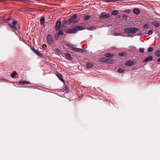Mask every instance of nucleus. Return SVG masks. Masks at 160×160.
<instances>
[{
    "instance_id": "obj_35",
    "label": "nucleus",
    "mask_w": 160,
    "mask_h": 160,
    "mask_svg": "<svg viewBox=\"0 0 160 160\" xmlns=\"http://www.w3.org/2000/svg\"><path fill=\"white\" fill-rule=\"evenodd\" d=\"M158 61L159 62H160V57L158 60Z\"/></svg>"
},
{
    "instance_id": "obj_4",
    "label": "nucleus",
    "mask_w": 160,
    "mask_h": 160,
    "mask_svg": "<svg viewBox=\"0 0 160 160\" xmlns=\"http://www.w3.org/2000/svg\"><path fill=\"white\" fill-rule=\"evenodd\" d=\"M77 18V15L76 14H74L68 20V22L69 23H72Z\"/></svg>"
},
{
    "instance_id": "obj_29",
    "label": "nucleus",
    "mask_w": 160,
    "mask_h": 160,
    "mask_svg": "<svg viewBox=\"0 0 160 160\" xmlns=\"http://www.w3.org/2000/svg\"><path fill=\"white\" fill-rule=\"evenodd\" d=\"M118 55L121 56H123L126 55V53L125 52L119 53Z\"/></svg>"
},
{
    "instance_id": "obj_12",
    "label": "nucleus",
    "mask_w": 160,
    "mask_h": 160,
    "mask_svg": "<svg viewBox=\"0 0 160 160\" xmlns=\"http://www.w3.org/2000/svg\"><path fill=\"white\" fill-rule=\"evenodd\" d=\"M133 12L136 14L138 15L140 13V10L138 8H135L133 9Z\"/></svg>"
},
{
    "instance_id": "obj_14",
    "label": "nucleus",
    "mask_w": 160,
    "mask_h": 160,
    "mask_svg": "<svg viewBox=\"0 0 160 160\" xmlns=\"http://www.w3.org/2000/svg\"><path fill=\"white\" fill-rule=\"evenodd\" d=\"M152 23L156 27H158L160 25L159 23L156 21H152Z\"/></svg>"
},
{
    "instance_id": "obj_1",
    "label": "nucleus",
    "mask_w": 160,
    "mask_h": 160,
    "mask_svg": "<svg viewBox=\"0 0 160 160\" xmlns=\"http://www.w3.org/2000/svg\"><path fill=\"white\" fill-rule=\"evenodd\" d=\"M139 30L137 28H124V31L126 33H135Z\"/></svg>"
},
{
    "instance_id": "obj_24",
    "label": "nucleus",
    "mask_w": 160,
    "mask_h": 160,
    "mask_svg": "<svg viewBox=\"0 0 160 160\" xmlns=\"http://www.w3.org/2000/svg\"><path fill=\"white\" fill-rule=\"evenodd\" d=\"M124 71V69L122 68H119L118 69V72L119 73H122Z\"/></svg>"
},
{
    "instance_id": "obj_28",
    "label": "nucleus",
    "mask_w": 160,
    "mask_h": 160,
    "mask_svg": "<svg viewBox=\"0 0 160 160\" xmlns=\"http://www.w3.org/2000/svg\"><path fill=\"white\" fill-rule=\"evenodd\" d=\"M87 29L89 30H94L95 28L92 27H87L86 28Z\"/></svg>"
},
{
    "instance_id": "obj_22",
    "label": "nucleus",
    "mask_w": 160,
    "mask_h": 160,
    "mask_svg": "<svg viewBox=\"0 0 160 160\" xmlns=\"http://www.w3.org/2000/svg\"><path fill=\"white\" fill-rule=\"evenodd\" d=\"M155 56L157 57H159L160 56V51L159 50L157 51L155 53Z\"/></svg>"
},
{
    "instance_id": "obj_34",
    "label": "nucleus",
    "mask_w": 160,
    "mask_h": 160,
    "mask_svg": "<svg viewBox=\"0 0 160 160\" xmlns=\"http://www.w3.org/2000/svg\"><path fill=\"white\" fill-rule=\"evenodd\" d=\"M153 33L152 31L149 30L148 32V34L149 35H151Z\"/></svg>"
},
{
    "instance_id": "obj_17",
    "label": "nucleus",
    "mask_w": 160,
    "mask_h": 160,
    "mask_svg": "<svg viewBox=\"0 0 160 160\" xmlns=\"http://www.w3.org/2000/svg\"><path fill=\"white\" fill-rule=\"evenodd\" d=\"M76 30V32L77 31L81 30L83 29V28L82 26H79L78 27H74Z\"/></svg>"
},
{
    "instance_id": "obj_10",
    "label": "nucleus",
    "mask_w": 160,
    "mask_h": 160,
    "mask_svg": "<svg viewBox=\"0 0 160 160\" xmlns=\"http://www.w3.org/2000/svg\"><path fill=\"white\" fill-rule=\"evenodd\" d=\"M75 28L72 29H68L67 30V32L68 33H75L76 32Z\"/></svg>"
},
{
    "instance_id": "obj_15",
    "label": "nucleus",
    "mask_w": 160,
    "mask_h": 160,
    "mask_svg": "<svg viewBox=\"0 0 160 160\" xmlns=\"http://www.w3.org/2000/svg\"><path fill=\"white\" fill-rule=\"evenodd\" d=\"M19 83L21 84H30L29 82L25 81H20L19 82Z\"/></svg>"
},
{
    "instance_id": "obj_20",
    "label": "nucleus",
    "mask_w": 160,
    "mask_h": 160,
    "mask_svg": "<svg viewBox=\"0 0 160 160\" xmlns=\"http://www.w3.org/2000/svg\"><path fill=\"white\" fill-rule=\"evenodd\" d=\"M118 11L117 10H113L112 12V13L113 15H116L118 13Z\"/></svg>"
},
{
    "instance_id": "obj_26",
    "label": "nucleus",
    "mask_w": 160,
    "mask_h": 160,
    "mask_svg": "<svg viewBox=\"0 0 160 160\" xmlns=\"http://www.w3.org/2000/svg\"><path fill=\"white\" fill-rule=\"evenodd\" d=\"M93 66V64L91 63H88L87 64V67L88 68H90Z\"/></svg>"
},
{
    "instance_id": "obj_36",
    "label": "nucleus",
    "mask_w": 160,
    "mask_h": 160,
    "mask_svg": "<svg viewBox=\"0 0 160 160\" xmlns=\"http://www.w3.org/2000/svg\"><path fill=\"white\" fill-rule=\"evenodd\" d=\"M114 35L115 36H118L119 35V34L118 33H115Z\"/></svg>"
},
{
    "instance_id": "obj_8",
    "label": "nucleus",
    "mask_w": 160,
    "mask_h": 160,
    "mask_svg": "<svg viewBox=\"0 0 160 160\" xmlns=\"http://www.w3.org/2000/svg\"><path fill=\"white\" fill-rule=\"evenodd\" d=\"M134 64V61L130 60H129L125 63V65L127 66H132Z\"/></svg>"
},
{
    "instance_id": "obj_33",
    "label": "nucleus",
    "mask_w": 160,
    "mask_h": 160,
    "mask_svg": "<svg viewBox=\"0 0 160 160\" xmlns=\"http://www.w3.org/2000/svg\"><path fill=\"white\" fill-rule=\"evenodd\" d=\"M149 25L147 24H145L143 25V27L144 28H148Z\"/></svg>"
},
{
    "instance_id": "obj_7",
    "label": "nucleus",
    "mask_w": 160,
    "mask_h": 160,
    "mask_svg": "<svg viewBox=\"0 0 160 160\" xmlns=\"http://www.w3.org/2000/svg\"><path fill=\"white\" fill-rule=\"evenodd\" d=\"M64 55L67 59L68 60L71 61L72 60V58L71 55L68 53H66L64 54Z\"/></svg>"
},
{
    "instance_id": "obj_11",
    "label": "nucleus",
    "mask_w": 160,
    "mask_h": 160,
    "mask_svg": "<svg viewBox=\"0 0 160 160\" xmlns=\"http://www.w3.org/2000/svg\"><path fill=\"white\" fill-rule=\"evenodd\" d=\"M152 57L151 56H149L144 59L143 62H145L148 61H151L152 60Z\"/></svg>"
},
{
    "instance_id": "obj_2",
    "label": "nucleus",
    "mask_w": 160,
    "mask_h": 160,
    "mask_svg": "<svg viewBox=\"0 0 160 160\" xmlns=\"http://www.w3.org/2000/svg\"><path fill=\"white\" fill-rule=\"evenodd\" d=\"M17 22L16 21H13L12 22V24L9 23L8 24V26L9 27L12 29L13 30H17V27L15 26V25L17 24Z\"/></svg>"
},
{
    "instance_id": "obj_5",
    "label": "nucleus",
    "mask_w": 160,
    "mask_h": 160,
    "mask_svg": "<svg viewBox=\"0 0 160 160\" xmlns=\"http://www.w3.org/2000/svg\"><path fill=\"white\" fill-rule=\"evenodd\" d=\"M61 25V22L60 21H58L56 23L55 29L57 31H58L60 29Z\"/></svg>"
},
{
    "instance_id": "obj_23",
    "label": "nucleus",
    "mask_w": 160,
    "mask_h": 160,
    "mask_svg": "<svg viewBox=\"0 0 160 160\" xmlns=\"http://www.w3.org/2000/svg\"><path fill=\"white\" fill-rule=\"evenodd\" d=\"M57 76L59 78L60 80L62 82H64V81L63 80L62 77V76L60 74H58L57 75Z\"/></svg>"
},
{
    "instance_id": "obj_9",
    "label": "nucleus",
    "mask_w": 160,
    "mask_h": 160,
    "mask_svg": "<svg viewBox=\"0 0 160 160\" xmlns=\"http://www.w3.org/2000/svg\"><path fill=\"white\" fill-rule=\"evenodd\" d=\"M109 17V16L107 14H106L105 13H102V14L101 15L100 18L102 19H107Z\"/></svg>"
},
{
    "instance_id": "obj_25",
    "label": "nucleus",
    "mask_w": 160,
    "mask_h": 160,
    "mask_svg": "<svg viewBox=\"0 0 160 160\" xmlns=\"http://www.w3.org/2000/svg\"><path fill=\"white\" fill-rule=\"evenodd\" d=\"M100 61L102 62H105L107 61V59L105 58H101L100 59Z\"/></svg>"
},
{
    "instance_id": "obj_19",
    "label": "nucleus",
    "mask_w": 160,
    "mask_h": 160,
    "mask_svg": "<svg viewBox=\"0 0 160 160\" xmlns=\"http://www.w3.org/2000/svg\"><path fill=\"white\" fill-rule=\"evenodd\" d=\"M17 72L16 71H14L12 73L11 75V76L12 78H13L15 77V76L17 75Z\"/></svg>"
},
{
    "instance_id": "obj_16",
    "label": "nucleus",
    "mask_w": 160,
    "mask_h": 160,
    "mask_svg": "<svg viewBox=\"0 0 160 160\" xmlns=\"http://www.w3.org/2000/svg\"><path fill=\"white\" fill-rule=\"evenodd\" d=\"M45 18L44 17H42L40 19V23L41 25H43L45 23Z\"/></svg>"
},
{
    "instance_id": "obj_27",
    "label": "nucleus",
    "mask_w": 160,
    "mask_h": 160,
    "mask_svg": "<svg viewBox=\"0 0 160 160\" xmlns=\"http://www.w3.org/2000/svg\"><path fill=\"white\" fill-rule=\"evenodd\" d=\"M67 46H68V47H69L70 48H72L73 47L74 45L70 43H67L66 44Z\"/></svg>"
},
{
    "instance_id": "obj_6",
    "label": "nucleus",
    "mask_w": 160,
    "mask_h": 160,
    "mask_svg": "<svg viewBox=\"0 0 160 160\" xmlns=\"http://www.w3.org/2000/svg\"><path fill=\"white\" fill-rule=\"evenodd\" d=\"M32 50L34 53H35L37 55L39 56L40 57H42L43 55L41 53L37 51L34 48H32Z\"/></svg>"
},
{
    "instance_id": "obj_18",
    "label": "nucleus",
    "mask_w": 160,
    "mask_h": 160,
    "mask_svg": "<svg viewBox=\"0 0 160 160\" xmlns=\"http://www.w3.org/2000/svg\"><path fill=\"white\" fill-rule=\"evenodd\" d=\"M91 18V16L90 15H87L85 16L84 17V20L85 21H87L89 20Z\"/></svg>"
},
{
    "instance_id": "obj_38",
    "label": "nucleus",
    "mask_w": 160,
    "mask_h": 160,
    "mask_svg": "<svg viewBox=\"0 0 160 160\" xmlns=\"http://www.w3.org/2000/svg\"><path fill=\"white\" fill-rule=\"evenodd\" d=\"M77 21H76L75 22H77Z\"/></svg>"
},
{
    "instance_id": "obj_13",
    "label": "nucleus",
    "mask_w": 160,
    "mask_h": 160,
    "mask_svg": "<svg viewBox=\"0 0 160 160\" xmlns=\"http://www.w3.org/2000/svg\"><path fill=\"white\" fill-rule=\"evenodd\" d=\"M72 49L73 51L75 52H81L83 51V50L82 49L78 48H75L73 47Z\"/></svg>"
},
{
    "instance_id": "obj_21",
    "label": "nucleus",
    "mask_w": 160,
    "mask_h": 160,
    "mask_svg": "<svg viewBox=\"0 0 160 160\" xmlns=\"http://www.w3.org/2000/svg\"><path fill=\"white\" fill-rule=\"evenodd\" d=\"M104 55L107 57H112L113 56V54L108 53Z\"/></svg>"
},
{
    "instance_id": "obj_30",
    "label": "nucleus",
    "mask_w": 160,
    "mask_h": 160,
    "mask_svg": "<svg viewBox=\"0 0 160 160\" xmlns=\"http://www.w3.org/2000/svg\"><path fill=\"white\" fill-rule=\"evenodd\" d=\"M58 34V36H60V35H62L63 34V32L62 31L60 30L59 31Z\"/></svg>"
},
{
    "instance_id": "obj_37",
    "label": "nucleus",
    "mask_w": 160,
    "mask_h": 160,
    "mask_svg": "<svg viewBox=\"0 0 160 160\" xmlns=\"http://www.w3.org/2000/svg\"><path fill=\"white\" fill-rule=\"evenodd\" d=\"M7 20H10V19L8 18V19Z\"/></svg>"
},
{
    "instance_id": "obj_3",
    "label": "nucleus",
    "mask_w": 160,
    "mask_h": 160,
    "mask_svg": "<svg viewBox=\"0 0 160 160\" xmlns=\"http://www.w3.org/2000/svg\"><path fill=\"white\" fill-rule=\"evenodd\" d=\"M47 40L48 44H51L52 43L53 41L52 37L50 34H48L47 37Z\"/></svg>"
},
{
    "instance_id": "obj_31",
    "label": "nucleus",
    "mask_w": 160,
    "mask_h": 160,
    "mask_svg": "<svg viewBox=\"0 0 160 160\" xmlns=\"http://www.w3.org/2000/svg\"><path fill=\"white\" fill-rule=\"evenodd\" d=\"M153 50V48L152 47H149L148 49V52H151Z\"/></svg>"
},
{
    "instance_id": "obj_32",
    "label": "nucleus",
    "mask_w": 160,
    "mask_h": 160,
    "mask_svg": "<svg viewBox=\"0 0 160 160\" xmlns=\"http://www.w3.org/2000/svg\"><path fill=\"white\" fill-rule=\"evenodd\" d=\"M144 49L143 48H140L139 49V52L142 53H143L144 52Z\"/></svg>"
}]
</instances>
